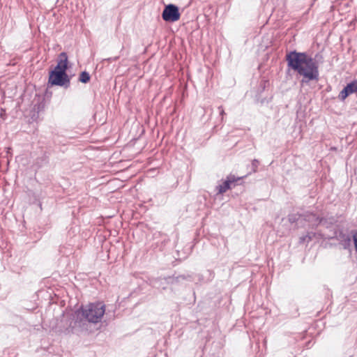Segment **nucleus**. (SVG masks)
<instances>
[{
	"mask_svg": "<svg viewBox=\"0 0 357 357\" xmlns=\"http://www.w3.org/2000/svg\"><path fill=\"white\" fill-rule=\"evenodd\" d=\"M289 67L303 77L302 82L319 79L318 65L305 53L291 52L287 55Z\"/></svg>",
	"mask_w": 357,
	"mask_h": 357,
	"instance_id": "obj_1",
	"label": "nucleus"
},
{
	"mask_svg": "<svg viewBox=\"0 0 357 357\" xmlns=\"http://www.w3.org/2000/svg\"><path fill=\"white\" fill-rule=\"evenodd\" d=\"M68 67V57L66 53L60 54L56 66L50 74L49 83L52 85L64 86L70 82L66 70Z\"/></svg>",
	"mask_w": 357,
	"mask_h": 357,
	"instance_id": "obj_2",
	"label": "nucleus"
},
{
	"mask_svg": "<svg viewBox=\"0 0 357 357\" xmlns=\"http://www.w3.org/2000/svg\"><path fill=\"white\" fill-rule=\"evenodd\" d=\"M105 312V305L101 303H91L82 309L81 313L88 321L98 323Z\"/></svg>",
	"mask_w": 357,
	"mask_h": 357,
	"instance_id": "obj_3",
	"label": "nucleus"
},
{
	"mask_svg": "<svg viewBox=\"0 0 357 357\" xmlns=\"http://www.w3.org/2000/svg\"><path fill=\"white\" fill-rule=\"evenodd\" d=\"M162 18L167 22H176L180 18L178 8L172 4L167 6L162 12Z\"/></svg>",
	"mask_w": 357,
	"mask_h": 357,
	"instance_id": "obj_4",
	"label": "nucleus"
},
{
	"mask_svg": "<svg viewBox=\"0 0 357 357\" xmlns=\"http://www.w3.org/2000/svg\"><path fill=\"white\" fill-rule=\"evenodd\" d=\"M357 92V79L348 84L340 93L339 98L344 100L349 95Z\"/></svg>",
	"mask_w": 357,
	"mask_h": 357,
	"instance_id": "obj_5",
	"label": "nucleus"
},
{
	"mask_svg": "<svg viewBox=\"0 0 357 357\" xmlns=\"http://www.w3.org/2000/svg\"><path fill=\"white\" fill-rule=\"evenodd\" d=\"M240 178H236L233 175H230L227 177V180L222 183V185H220L218 186V192L222 194L226 192L228 189L230 188V184L239 180Z\"/></svg>",
	"mask_w": 357,
	"mask_h": 357,
	"instance_id": "obj_6",
	"label": "nucleus"
},
{
	"mask_svg": "<svg viewBox=\"0 0 357 357\" xmlns=\"http://www.w3.org/2000/svg\"><path fill=\"white\" fill-rule=\"evenodd\" d=\"M90 80V75L86 72H82L79 77V81L82 83H87Z\"/></svg>",
	"mask_w": 357,
	"mask_h": 357,
	"instance_id": "obj_7",
	"label": "nucleus"
}]
</instances>
